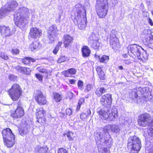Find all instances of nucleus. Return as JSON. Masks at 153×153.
I'll list each match as a JSON object with an SVG mask.
<instances>
[{
  "mask_svg": "<svg viewBox=\"0 0 153 153\" xmlns=\"http://www.w3.org/2000/svg\"><path fill=\"white\" fill-rule=\"evenodd\" d=\"M36 69L37 70L40 72L45 73L46 74L47 76H48V71L47 70L43 68L41 66L37 67L36 68Z\"/></svg>",
  "mask_w": 153,
  "mask_h": 153,
  "instance_id": "nucleus-32",
  "label": "nucleus"
},
{
  "mask_svg": "<svg viewBox=\"0 0 153 153\" xmlns=\"http://www.w3.org/2000/svg\"><path fill=\"white\" fill-rule=\"evenodd\" d=\"M111 96L108 94L102 96L100 99L102 104L104 105H110L112 102Z\"/></svg>",
  "mask_w": 153,
  "mask_h": 153,
  "instance_id": "nucleus-15",
  "label": "nucleus"
},
{
  "mask_svg": "<svg viewBox=\"0 0 153 153\" xmlns=\"http://www.w3.org/2000/svg\"><path fill=\"white\" fill-rule=\"evenodd\" d=\"M146 39L147 41H148L150 40L151 39H152L153 37V36L150 33L147 34L145 36Z\"/></svg>",
  "mask_w": 153,
  "mask_h": 153,
  "instance_id": "nucleus-42",
  "label": "nucleus"
},
{
  "mask_svg": "<svg viewBox=\"0 0 153 153\" xmlns=\"http://www.w3.org/2000/svg\"><path fill=\"white\" fill-rule=\"evenodd\" d=\"M127 146L131 148L132 153H138L141 147L140 140L136 136H131L128 139Z\"/></svg>",
  "mask_w": 153,
  "mask_h": 153,
  "instance_id": "nucleus-6",
  "label": "nucleus"
},
{
  "mask_svg": "<svg viewBox=\"0 0 153 153\" xmlns=\"http://www.w3.org/2000/svg\"><path fill=\"white\" fill-rule=\"evenodd\" d=\"M73 134L72 132L70 131L68 132L67 134H65L64 135H67L69 141H73L74 140L73 138L71 137V136L73 135Z\"/></svg>",
  "mask_w": 153,
  "mask_h": 153,
  "instance_id": "nucleus-36",
  "label": "nucleus"
},
{
  "mask_svg": "<svg viewBox=\"0 0 153 153\" xmlns=\"http://www.w3.org/2000/svg\"><path fill=\"white\" fill-rule=\"evenodd\" d=\"M147 88H142L141 87H139L135 89L136 91V93L137 94V97H142L143 98V100L145 101H148L147 93L146 92Z\"/></svg>",
  "mask_w": 153,
  "mask_h": 153,
  "instance_id": "nucleus-11",
  "label": "nucleus"
},
{
  "mask_svg": "<svg viewBox=\"0 0 153 153\" xmlns=\"http://www.w3.org/2000/svg\"><path fill=\"white\" fill-rule=\"evenodd\" d=\"M123 56L124 57H127V54H123Z\"/></svg>",
  "mask_w": 153,
  "mask_h": 153,
  "instance_id": "nucleus-62",
  "label": "nucleus"
},
{
  "mask_svg": "<svg viewBox=\"0 0 153 153\" xmlns=\"http://www.w3.org/2000/svg\"><path fill=\"white\" fill-rule=\"evenodd\" d=\"M89 43L90 44L91 47L94 49H97L100 47V43L97 40L89 41Z\"/></svg>",
  "mask_w": 153,
  "mask_h": 153,
  "instance_id": "nucleus-26",
  "label": "nucleus"
},
{
  "mask_svg": "<svg viewBox=\"0 0 153 153\" xmlns=\"http://www.w3.org/2000/svg\"><path fill=\"white\" fill-rule=\"evenodd\" d=\"M42 34L41 30L36 28L33 27L31 28L29 34L30 37L33 38H39Z\"/></svg>",
  "mask_w": 153,
  "mask_h": 153,
  "instance_id": "nucleus-16",
  "label": "nucleus"
},
{
  "mask_svg": "<svg viewBox=\"0 0 153 153\" xmlns=\"http://www.w3.org/2000/svg\"><path fill=\"white\" fill-rule=\"evenodd\" d=\"M97 113L101 119L108 121H113L117 117L118 111L115 108L111 110L104 108L98 109Z\"/></svg>",
  "mask_w": 153,
  "mask_h": 153,
  "instance_id": "nucleus-4",
  "label": "nucleus"
},
{
  "mask_svg": "<svg viewBox=\"0 0 153 153\" xmlns=\"http://www.w3.org/2000/svg\"><path fill=\"white\" fill-rule=\"evenodd\" d=\"M15 76L12 74H10L9 76V79L11 80H13L15 78Z\"/></svg>",
  "mask_w": 153,
  "mask_h": 153,
  "instance_id": "nucleus-53",
  "label": "nucleus"
},
{
  "mask_svg": "<svg viewBox=\"0 0 153 153\" xmlns=\"http://www.w3.org/2000/svg\"><path fill=\"white\" fill-rule=\"evenodd\" d=\"M4 144L8 147H11L15 143V136L9 128L3 129L2 131Z\"/></svg>",
  "mask_w": 153,
  "mask_h": 153,
  "instance_id": "nucleus-5",
  "label": "nucleus"
},
{
  "mask_svg": "<svg viewBox=\"0 0 153 153\" xmlns=\"http://www.w3.org/2000/svg\"><path fill=\"white\" fill-rule=\"evenodd\" d=\"M110 136L108 132L105 133L99 134L97 136L98 149L99 153H110V151L107 148L102 147L100 145L105 146L107 145L110 139Z\"/></svg>",
  "mask_w": 153,
  "mask_h": 153,
  "instance_id": "nucleus-3",
  "label": "nucleus"
},
{
  "mask_svg": "<svg viewBox=\"0 0 153 153\" xmlns=\"http://www.w3.org/2000/svg\"><path fill=\"white\" fill-rule=\"evenodd\" d=\"M59 50V48L58 47H56L54 49L53 51V52L54 54H56L58 51Z\"/></svg>",
  "mask_w": 153,
  "mask_h": 153,
  "instance_id": "nucleus-48",
  "label": "nucleus"
},
{
  "mask_svg": "<svg viewBox=\"0 0 153 153\" xmlns=\"http://www.w3.org/2000/svg\"><path fill=\"white\" fill-rule=\"evenodd\" d=\"M108 0H97V5L108 7Z\"/></svg>",
  "mask_w": 153,
  "mask_h": 153,
  "instance_id": "nucleus-29",
  "label": "nucleus"
},
{
  "mask_svg": "<svg viewBox=\"0 0 153 153\" xmlns=\"http://www.w3.org/2000/svg\"><path fill=\"white\" fill-rule=\"evenodd\" d=\"M85 99L84 98H81L78 103V104L81 105L84 102Z\"/></svg>",
  "mask_w": 153,
  "mask_h": 153,
  "instance_id": "nucleus-51",
  "label": "nucleus"
},
{
  "mask_svg": "<svg viewBox=\"0 0 153 153\" xmlns=\"http://www.w3.org/2000/svg\"><path fill=\"white\" fill-rule=\"evenodd\" d=\"M28 11L27 8L23 7L19 8L17 13L14 15L15 24L19 28H22L25 26L24 18L29 17Z\"/></svg>",
  "mask_w": 153,
  "mask_h": 153,
  "instance_id": "nucleus-2",
  "label": "nucleus"
},
{
  "mask_svg": "<svg viewBox=\"0 0 153 153\" xmlns=\"http://www.w3.org/2000/svg\"><path fill=\"white\" fill-rule=\"evenodd\" d=\"M0 56L4 60H7L8 59L7 55L3 53H0Z\"/></svg>",
  "mask_w": 153,
  "mask_h": 153,
  "instance_id": "nucleus-44",
  "label": "nucleus"
},
{
  "mask_svg": "<svg viewBox=\"0 0 153 153\" xmlns=\"http://www.w3.org/2000/svg\"><path fill=\"white\" fill-rule=\"evenodd\" d=\"M77 85L78 88L81 90H82L83 82L81 80H79L78 82Z\"/></svg>",
  "mask_w": 153,
  "mask_h": 153,
  "instance_id": "nucleus-38",
  "label": "nucleus"
},
{
  "mask_svg": "<svg viewBox=\"0 0 153 153\" xmlns=\"http://www.w3.org/2000/svg\"><path fill=\"white\" fill-rule=\"evenodd\" d=\"M12 53L13 54H17L19 53V51L18 49H14L12 50Z\"/></svg>",
  "mask_w": 153,
  "mask_h": 153,
  "instance_id": "nucleus-45",
  "label": "nucleus"
},
{
  "mask_svg": "<svg viewBox=\"0 0 153 153\" xmlns=\"http://www.w3.org/2000/svg\"><path fill=\"white\" fill-rule=\"evenodd\" d=\"M45 111L42 108H38L36 113V118H44Z\"/></svg>",
  "mask_w": 153,
  "mask_h": 153,
  "instance_id": "nucleus-24",
  "label": "nucleus"
},
{
  "mask_svg": "<svg viewBox=\"0 0 153 153\" xmlns=\"http://www.w3.org/2000/svg\"><path fill=\"white\" fill-rule=\"evenodd\" d=\"M58 153H68V152L65 149L60 148L58 150Z\"/></svg>",
  "mask_w": 153,
  "mask_h": 153,
  "instance_id": "nucleus-43",
  "label": "nucleus"
},
{
  "mask_svg": "<svg viewBox=\"0 0 153 153\" xmlns=\"http://www.w3.org/2000/svg\"><path fill=\"white\" fill-rule=\"evenodd\" d=\"M92 88L91 85L90 84L87 85L85 87V92H87L90 91Z\"/></svg>",
  "mask_w": 153,
  "mask_h": 153,
  "instance_id": "nucleus-39",
  "label": "nucleus"
},
{
  "mask_svg": "<svg viewBox=\"0 0 153 153\" xmlns=\"http://www.w3.org/2000/svg\"><path fill=\"white\" fill-rule=\"evenodd\" d=\"M96 71L97 72V73H98L99 72L102 71L101 69V68L100 66H98L96 68Z\"/></svg>",
  "mask_w": 153,
  "mask_h": 153,
  "instance_id": "nucleus-52",
  "label": "nucleus"
},
{
  "mask_svg": "<svg viewBox=\"0 0 153 153\" xmlns=\"http://www.w3.org/2000/svg\"><path fill=\"white\" fill-rule=\"evenodd\" d=\"M8 13L3 7L0 10V19L7 15Z\"/></svg>",
  "mask_w": 153,
  "mask_h": 153,
  "instance_id": "nucleus-34",
  "label": "nucleus"
},
{
  "mask_svg": "<svg viewBox=\"0 0 153 153\" xmlns=\"http://www.w3.org/2000/svg\"><path fill=\"white\" fill-rule=\"evenodd\" d=\"M41 46V45L39 42L35 41L30 45L29 48L32 51H33L39 49Z\"/></svg>",
  "mask_w": 153,
  "mask_h": 153,
  "instance_id": "nucleus-21",
  "label": "nucleus"
},
{
  "mask_svg": "<svg viewBox=\"0 0 153 153\" xmlns=\"http://www.w3.org/2000/svg\"><path fill=\"white\" fill-rule=\"evenodd\" d=\"M48 148L46 146H37L35 149V153H48Z\"/></svg>",
  "mask_w": 153,
  "mask_h": 153,
  "instance_id": "nucleus-22",
  "label": "nucleus"
},
{
  "mask_svg": "<svg viewBox=\"0 0 153 153\" xmlns=\"http://www.w3.org/2000/svg\"><path fill=\"white\" fill-rule=\"evenodd\" d=\"M128 51L130 50L131 52L135 56L140 59L141 57L140 50L142 49L141 47L137 45H130L127 47Z\"/></svg>",
  "mask_w": 153,
  "mask_h": 153,
  "instance_id": "nucleus-10",
  "label": "nucleus"
},
{
  "mask_svg": "<svg viewBox=\"0 0 153 153\" xmlns=\"http://www.w3.org/2000/svg\"><path fill=\"white\" fill-rule=\"evenodd\" d=\"M64 72L65 76L69 77L70 75L75 74L76 72V71L74 68H71L64 71Z\"/></svg>",
  "mask_w": 153,
  "mask_h": 153,
  "instance_id": "nucleus-27",
  "label": "nucleus"
},
{
  "mask_svg": "<svg viewBox=\"0 0 153 153\" xmlns=\"http://www.w3.org/2000/svg\"><path fill=\"white\" fill-rule=\"evenodd\" d=\"M64 43L65 48L67 47L72 42L73 39L69 35L66 34L64 36Z\"/></svg>",
  "mask_w": 153,
  "mask_h": 153,
  "instance_id": "nucleus-23",
  "label": "nucleus"
},
{
  "mask_svg": "<svg viewBox=\"0 0 153 153\" xmlns=\"http://www.w3.org/2000/svg\"><path fill=\"white\" fill-rule=\"evenodd\" d=\"M67 93L69 95L70 98H71L73 97V95L72 92L70 91H69L67 92Z\"/></svg>",
  "mask_w": 153,
  "mask_h": 153,
  "instance_id": "nucleus-56",
  "label": "nucleus"
},
{
  "mask_svg": "<svg viewBox=\"0 0 153 153\" xmlns=\"http://www.w3.org/2000/svg\"><path fill=\"white\" fill-rule=\"evenodd\" d=\"M99 58L100 62L105 63H107L109 59V56L105 55L102 56L100 58L99 56Z\"/></svg>",
  "mask_w": 153,
  "mask_h": 153,
  "instance_id": "nucleus-30",
  "label": "nucleus"
},
{
  "mask_svg": "<svg viewBox=\"0 0 153 153\" xmlns=\"http://www.w3.org/2000/svg\"><path fill=\"white\" fill-rule=\"evenodd\" d=\"M34 92L35 99L38 103L40 105L46 104L47 102L46 97L42 91L39 90H37Z\"/></svg>",
  "mask_w": 153,
  "mask_h": 153,
  "instance_id": "nucleus-9",
  "label": "nucleus"
},
{
  "mask_svg": "<svg viewBox=\"0 0 153 153\" xmlns=\"http://www.w3.org/2000/svg\"><path fill=\"white\" fill-rule=\"evenodd\" d=\"M87 112L88 113V115L89 116L91 114V111L90 110H87Z\"/></svg>",
  "mask_w": 153,
  "mask_h": 153,
  "instance_id": "nucleus-59",
  "label": "nucleus"
},
{
  "mask_svg": "<svg viewBox=\"0 0 153 153\" xmlns=\"http://www.w3.org/2000/svg\"><path fill=\"white\" fill-rule=\"evenodd\" d=\"M98 74L99 75V77L101 79L104 80L105 79V74L103 71Z\"/></svg>",
  "mask_w": 153,
  "mask_h": 153,
  "instance_id": "nucleus-37",
  "label": "nucleus"
},
{
  "mask_svg": "<svg viewBox=\"0 0 153 153\" xmlns=\"http://www.w3.org/2000/svg\"><path fill=\"white\" fill-rule=\"evenodd\" d=\"M56 33V28L53 25L51 26L48 31V37L50 40V42H54Z\"/></svg>",
  "mask_w": 153,
  "mask_h": 153,
  "instance_id": "nucleus-14",
  "label": "nucleus"
},
{
  "mask_svg": "<svg viewBox=\"0 0 153 153\" xmlns=\"http://www.w3.org/2000/svg\"><path fill=\"white\" fill-rule=\"evenodd\" d=\"M66 113L68 115H70L72 114V111L70 108H68L66 110Z\"/></svg>",
  "mask_w": 153,
  "mask_h": 153,
  "instance_id": "nucleus-47",
  "label": "nucleus"
},
{
  "mask_svg": "<svg viewBox=\"0 0 153 153\" xmlns=\"http://www.w3.org/2000/svg\"><path fill=\"white\" fill-rule=\"evenodd\" d=\"M16 105L17 108L14 111H11V116L14 118H20L24 115V111L22 107V104L20 101L16 103Z\"/></svg>",
  "mask_w": 153,
  "mask_h": 153,
  "instance_id": "nucleus-8",
  "label": "nucleus"
},
{
  "mask_svg": "<svg viewBox=\"0 0 153 153\" xmlns=\"http://www.w3.org/2000/svg\"><path fill=\"white\" fill-rule=\"evenodd\" d=\"M18 6V4L16 1L12 0L8 2L3 7L8 13L14 10Z\"/></svg>",
  "mask_w": 153,
  "mask_h": 153,
  "instance_id": "nucleus-13",
  "label": "nucleus"
},
{
  "mask_svg": "<svg viewBox=\"0 0 153 153\" xmlns=\"http://www.w3.org/2000/svg\"><path fill=\"white\" fill-rule=\"evenodd\" d=\"M62 42H58V44H57V45H56V47H58V48H59V47H60L61 45H62Z\"/></svg>",
  "mask_w": 153,
  "mask_h": 153,
  "instance_id": "nucleus-57",
  "label": "nucleus"
},
{
  "mask_svg": "<svg viewBox=\"0 0 153 153\" xmlns=\"http://www.w3.org/2000/svg\"><path fill=\"white\" fill-rule=\"evenodd\" d=\"M96 7L97 14L100 18H103L106 16L108 7L96 5Z\"/></svg>",
  "mask_w": 153,
  "mask_h": 153,
  "instance_id": "nucleus-12",
  "label": "nucleus"
},
{
  "mask_svg": "<svg viewBox=\"0 0 153 153\" xmlns=\"http://www.w3.org/2000/svg\"><path fill=\"white\" fill-rule=\"evenodd\" d=\"M151 153H153V149H152V151Z\"/></svg>",
  "mask_w": 153,
  "mask_h": 153,
  "instance_id": "nucleus-63",
  "label": "nucleus"
},
{
  "mask_svg": "<svg viewBox=\"0 0 153 153\" xmlns=\"http://www.w3.org/2000/svg\"><path fill=\"white\" fill-rule=\"evenodd\" d=\"M81 105L78 104V105L77 106V108H76L77 110H79L80 109V108Z\"/></svg>",
  "mask_w": 153,
  "mask_h": 153,
  "instance_id": "nucleus-60",
  "label": "nucleus"
},
{
  "mask_svg": "<svg viewBox=\"0 0 153 153\" xmlns=\"http://www.w3.org/2000/svg\"><path fill=\"white\" fill-rule=\"evenodd\" d=\"M15 69L19 72L24 73L27 74H29L30 72V70L29 68L22 67L20 66L15 67Z\"/></svg>",
  "mask_w": 153,
  "mask_h": 153,
  "instance_id": "nucleus-20",
  "label": "nucleus"
},
{
  "mask_svg": "<svg viewBox=\"0 0 153 153\" xmlns=\"http://www.w3.org/2000/svg\"><path fill=\"white\" fill-rule=\"evenodd\" d=\"M0 31L1 35L3 36H9L12 34L9 27L4 26H0Z\"/></svg>",
  "mask_w": 153,
  "mask_h": 153,
  "instance_id": "nucleus-19",
  "label": "nucleus"
},
{
  "mask_svg": "<svg viewBox=\"0 0 153 153\" xmlns=\"http://www.w3.org/2000/svg\"><path fill=\"white\" fill-rule=\"evenodd\" d=\"M36 77L41 82H42L43 80V76L40 74H36Z\"/></svg>",
  "mask_w": 153,
  "mask_h": 153,
  "instance_id": "nucleus-41",
  "label": "nucleus"
},
{
  "mask_svg": "<svg viewBox=\"0 0 153 153\" xmlns=\"http://www.w3.org/2000/svg\"><path fill=\"white\" fill-rule=\"evenodd\" d=\"M53 95V99L56 102H59L62 99V96L57 93H54Z\"/></svg>",
  "mask_w": 153,
  "mask_h": 153,
  "instance_id": "nucleus-31",
  "label": "nucleus"
},
{
  "mask_svg": "<svg viewBox=\"0 0 153 153\" xmlns=\"http://www.w3.org/2000/svg\"><path fill=\"white\" fill-rule=\"evenodd\" d=\"M148 21L149 23V24L151 25V26L153 25V22L152 20L149 17L148 19Z\"/></svg>",
  "mask_w": 153,
  "mask_h": 153,
  "instance_id": "nucleus-54",
  "label": "nucleus"
},
{
  "mask_svg": "<svg viewBox=\"0 0 153 153\" xmlns=\"http://www.w3.org/2000/svg\"><path fill=\"white\" fill-rule=\"evenodd\" d=\"M30 60L29 57H26L21 59L20 61L24 64L28 65L30 64Z\"/></svg>",
  "mask_w": 153,
  "mask_h": 153,
  "instance_id": "nucleus-35",
  "label": "nucleus"
},
{
  "mask_svg": "<svg viewBox=\"0 0 153 153\" xmlns=\"http://www.w3.org/2000/svg\"><path fill=\"white\" fill-rule=\"evenodd\" d=\"M129 97L132 99L137 98V94L136 93V91L135 89L129 92Z\"/></svg>",
  "mask_w": 153,
  "mask_h": 153,
  "instance_id": "nucleus-33",
  "label": "nucleus"
},
{
  "mask_svg": "<svg viewBox=\"0 0 153 153\" xmlns=\"http://www.w3.org/2000/svg\"><path fill=\"white\" fill-rule=\"evenodd\" d=\"M22 90L18 84L13 85L8 91V94L11 99L13 101L18 100L22 94Z\"/></svg>",
  "mask_w": 153,
  "mask_h": 153,
  "instance_id": "nucleus-7",
  "label": "nucleus"
},
{
  "mask_svg": "<svg viewBox=\"0 0 153 153\" xmlns=\"http://www.w3.org/2000/svg\"><path fill=\"white\" fill-rule=\"evenodd\" d=\"M70 83L71 84H74L76 82V80L74 79H70L69 80Z\"/></svg>",
  "mask_w": 153,
  "mask_h": 153,
  "instance_id": "nucleus-55",
  "label": "nucleus"
},
{
  "mask_svg": "<svg viewBox=\"0 0 153 153\" xmlns=\"http://www.w3.org/2000/svg\"><path fill=\"white\" fill-rule=\"evenodd\" d=\"M66 59V58L65 56H62L58 59V61L59 63H61L65 61Z\"/></svg>",
  "mask_w": 153,
  "mask_h": 153,
  "instance_id": "nucleus-40",
  "label": "nucleus"
},
{
  "mask_svg": "<svg viewBox=\"0 0 153 153\" xmlns=\"http://www.w3.org/2000/svg\"><path fill=\"white\" fill-rule=\"evenodd\" d=\"M106 89L103 87L97 88L95 91L96 94L98 97H100L102 94L106 92Z\"/></svg>",
  "mask_w": 153,
  "mask_h": 153,
  "instance_id": "nucleus-28",
  "label": "nucleus"
},
{
  "mask_svg": "<svg viewBox=\"0 0 153 153\" xmlns=\"http://www.w3.org/2000/svg\"><path fill=\"white\" fill-rule=\"evenodd\" d=\"M29 59H30V61H31L32 62H35V60L33 58H29Z\"/></svg>",
  "mask_w": 153,
  "mask_h": 153,
  "instance_id": "nucleus-58",
  "label": "nucleus"
},
{
  "mask_svg": "<svg viewBox=\"0 0 153 153\" xmlns=\"http://www.w3.org/2000/svg\"><path fill=\"white\" fill-rule=\"evenodd\" d=\"M123 67L122 66H120L119 67V68L120 70H123Z\"/></svg>",
  "mask_w": 153,
  "mask_h": 153,
  "instance_id": "nucleus-61",
  "label": "nucleus"
},
{
  "mask_svg": "<svg viewBox=\"0 0 153 153\" xmlns=\"http://www.w3.org/2000/svg\"><path fill=\"white\" fill-rule=\"evenodd\" d=\"M105 129L116 133H119L120 130L119 126L115 124L108 125L105 127Z\"/></svg>",
  "mask_w": 153,
  "mask_h": 153,
  "instance_id": "nucleus-18",
  "label": "nucleus"
},
{
  "mask_svg": "<svg viewBox=\"0 0 153 153\" xmlns=\"http://www.w3.org/2000/svg\"><path fill=\"white\" fill-rule=\"evenodd\" d=\"M82 56L84 57L88 56L91 53L90 50L87 46H83L82 49Z\"/></svg>",
  "mask_w": 153,
  "mask_h": 153,
  "instance_id": "nucleus-25",
  "label": "nucleus"
},
{
  "mask_svg": "<svg viewBox=\"0 0 153 153\" xmlns=\"http://www.w3.org/2000/svg\"><path fill=\"white\" fill-rule=\"evenodd\" d=\"M87 117V115L85 113H82L80 116V118L82 120L84 119Z\"/></svg>",
  "mask_w": 153,
  "mask_h": 153,
  "instance_id": "nucleus-49",
  "label": "nucleus"
},
{
  "mask_svg": "<svg viewBox=\"0 0 153 153\" xmlns=\"http://www.w3.org/2000/svg\"><path fill=\"white\" fill-rule=\"evenodd\" d=\"M38 120L37 121L40 123H43V122H45V119L44 118H37Z\"/></svg>",
  "mask_w": 153,
  "mask_h": 153,
  "instance_id": "nucleus-46",
  "label": "nucleus"
},
{
  "mask_svg": "<svg viewBox=\"0 0 153 153\" xmlns=\"http://www.w3.org/2000/svg\"><path fill=\"white\" fill-rule=\"evenodd\" d=\"M152 14L153 15V10L152 11Z\"/></svg>",
  "mask_w": 153,
  "mask_h": 153,
  "instance_id": "nucleus-64",
  "label": "nucleus"
},
{
  "mask_svg": "<svg viewBox=\"0 0 153 153\" xmlns=\"http://www.w3.org/2000/svg\"><path fill=\"white\" fill-rule=\"evenodd\" d=\"M110 42L111 45L112 46V47L113 48L119 47L120 45L119 40L116 37L115 35L113 34H111Z\"/></svg>",
  "mask_w": 153,
  "mask_h": 153,
  "instance_id": "nucleus-17",
  "label": "nucleus"
},
{
  "mask_svg": "<svg viewBox=\"0 0 153 153\" xmlns=\"http://www.w3.org/2000/svg\"><path fill=\"white\" fill-rule=\"evenodd\" d=\"M123 62L126 64L127 65H129L131 62V61L130 59H125Z\"/></svg>",
  "mask_w": 153,
  "mask_h": 153,
  "instance_id": "nucleus-50",
  "label": "nucleus"
},
{
  "mask_svg": "<svg viewBox=\"0 0 153 153\" xmlns=\"http://www.w3.org/2000/svg\"><path fill=\"white\" fill-rule=\"evenodd\" d=\"M75 7L78 9L77 10V13L75 15L74 22L75 24L78 25L79 29H83L86 26L85 10L79 4H76Z\"/></svg>",
  "mask_w": 153,
  "mask_h": 153,
  "instance_id": "nucleus-1",
  "label": "nucleus"
}]
</instances>
